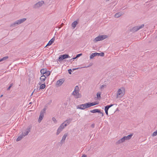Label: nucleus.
Instances as JSON below:
<instances>
[{"label":"nucleus","instance_id":"obj_1","mask_svg":"<svg viewBox=\"0 0 157 157\" xmlns=\"http://www.w3.org/2000/svg\"><path fill=\"white\" fill-rule=\"evenodd\" d=\"M26 19L25 18H23L15 21L13 23L11 24L10 25V26L11 27H15L17 25H19L24 21H25L26 20Z\"/></svg>","mask_w":157,"mask_h":157},{"label":"nucleus","instance_id":"obj_2","mask_svg":"<svg viewBox=\"0 0 157 157\" xmlns=\"http://www.w3.org/2000/svg\"><path fill=\"white\" fill-rule=\"evenodd\" d=\"M124 94V89L123 87H121L117 91V95L116 98L122 97Z\"/></svg>","mask_w":157,"mask_h":157},{"label":"nucleus","instance_id":"obj_3","mask_svg":"<svg viewBox=\"0 0 157 157\" xmlns=\"http://www.w3.org/2000/svg\"><path fill=\"white\" fill-rule=\"evenodd\" d=\"M72 95H73L75 98H78V86H76L74 91L72 93Z\"/></svg>","mask_w":157,"mask_h":157},{"label":"nucleus","instance_id":"obj_4","mask_svg":"<svg viewBox=\"0 0 157 157\" xmlns=\"http://www.w3.org/2000/svg\"><path fill=\"white\" fill-rule=\"evenodd\" d=\"M107 36L106 35H101L95 38L94 41L95 42H96L98 41L103 40L107 38Z\"/></svg>","mask_w":157,"mask_h":157},{"label":"nucleus","instance_id":"obj_5","mask_svg":"<svg viewBox=\"0 0 157 157\" xmlns=\"http://www.w3.org/2000/svg\"><path fill=\"white\" fill-rule=\"evenodd\" d=\"M65 127L66 126L64 125V123H62L58 128L56 133V135H58L63 130Z\"/></svg>","mask_w":157,"mask_h":157},{"label":"nucleus","instance_id":"obj_6","mask_svg":"<svg viewBox=\"0 0 157 157\" xmlns=\"http://www.w3.org/2000/svg\"><path fill=\"white\" fill-rule=\"evenodd\" d=\"M70 58V56L67 54H64L63 55H61L59 57L58 61L60 62L65 59Z\"/></svg>","mask_w":157,"mask_h":157},{"label":"nucleus","instance_id":"obj_7","mask_svg":"<svg viewBox=\"0 0 157 157\" xmlns=\"http://www.w3.org/2000/svg\"><path fill=\"white\" fill-rule=\"evenodd\" d=\"M144 25H142L140 26H136L133 27L131 31L132 32H135L144 27Z\"/></svg>","mask_w":157,"mask_h":157},{"label":"nucleus","instance_id":"obj_8","mask_svg":"<svg viewBox=\"0 0 157 157\" xmlns=\"http://www.w3.org/2000/svg\"><path fill=\"white\" fill-rule=\"evenodd\" d=\"M86 105V109L89 108L92 106L98 104L96 102H89L85 103Z\"/></svg>","mask_w":157,"mask_h":157},{"label":"nucleus","instance_id":"obj_9","mask_svg":"<svg viewBox=\"0 0 157 157\" xmlns=\"http://www.w3.org/2000/svg\"><path fill=\"white\" fill-rule=\"evenodd\" d=\"M44 2L43 1L39 2L34 5V8H36L41 6L44 4Z\"/></svg>","mask_w":157,"mask_h":157},{"label":"nucleus","instance_id":"obj_10","mask_svg":"<svg viewBox=\"0 0 157 157\" xmlns=\"http://www.w3.org/2000/svg\"><path fill=\"white\" fill-rule=\"evenodd\" d=\"M113 104H111L110 105H108L107 106H105V113L106 114L108 115V110L112 106H113Z\"/></svg>","mask_w":157,"mask_h":157},{"label":"nucleus","instance_id":"obj_11","mask_svg":"<svg viewBox=\"0 0 157 157\" xmlns=\"http://www.w3.org/2000/svg\"><path fill=\"white\" fill-rule=\"evenodd\" d=\"M72 118H69L67 119V120L65 121L63 123H64V125L66 127L68 125H69L70 123L72 121Z\"/></svg>","mask_w":157,"mask_h":157},{"label":"nucleus","instance_id":"obj_12","mask_svg":"<svg viewBox=\"0 0 157 157\" xmlns=\"http://www.w3.org/2000/svg\"><path fill=\"white\" fill-rule=\"evenodd\" d=\"M30 127L29 126L27 128L26 131L25 132L22 133L24 137L28 134L29 133L30 131Z\"/></svg>","mask_w":157,"mask_h":157},{"label":"nucleus","instance_id":"obj_13","mask_svg":"<svg viewBox=\"0 0 157 157\" xmlns=\"http://www.w3.org/2000/svg\"><path fill=\"white\" fill-rule=\"evenodd\" d=\"M64 82L63 79H61L58 80L56 83V85L58 86H61Z\"/></svg>","mask_w":157,"mask_h":157},{"label":"nucleus","instance_id":"obj_14","mask_svg":"<svg viewBox=\"0 0 157 157\" xmlns=\"http://www.w3.org/2000/svg\"><path fill=\"white\" fill-rule=\"evenodd\" d=\"M67 135H68L67 133H65L64 134V135L63 136L62 139L60 141L61 144H62L64 142Z\"/></svg>","mask_w":157,"mask_h":157},{"label":"nucleus","instance_id":"obj_15","mask_svg":"<svg viewBox=\"0 0 157 157\" xmlns=\"http://www.w3.org/2000/svg\"><path fill=\"white\" fill-rule=\"evenodd\" d=\"M44 112H43L42 111L41 112L40 115L38 119V122H40L43 119L44 116Z\"/></svg>","mask_w":157,"mask_h":157},{"label":"nucleus","instance_id":"obj_16","mask_svg":"<svg viewBox=\"0 0 157 157\" xmlns=\"http://www.w3.org/2000/svg\"><path fill=\"white\" fill-rule=\"evenodd\" d=\"M90 112L94 113H101V112L100 110L98 109H95L92 110H90Z\"/></svg>","mask_w":157,"mask_h":157},{"label":"nucleus","instance_id":"obj_17","mask_svg":"<svg viewBox=\"0 0 157 157\" xmlns=\"http://www.w3.org/2000/svg\"><path fill=\"white\" fill-rule=\"evenodd\" d=\"M46 77L45 76V75H43L40 78V80L41 81V82L43 83L45 81Z\"/></svg>","mask_w":157,"mask_h":157},{"label":"nucleus","instance_id":"obj_18","mask_svg":"<svg viewBox=\"0 0 157 157\" xmlns=\"http://www.w3.org/2000/svg\"><path fill=\"white\" fill-rule=\"evenodd\" d=\"M86 109V108L85 103L79 105V109Z\"/></svg>","mask_w":157,"mask_h":157},{"label":"nucleus","instance_id":"obj_19","mask_svg":"<svg viewBox=\"0 0 157 157\" xmlns=\"http://www.w3.org/2000/svg\"><path fill=\"white\" fill-rule=\"evenodd\" d=\"M99 54H98V53L97 52H94L92 53L91 55L90 56V59H92L93 58L94 56H98V55Z\"/></svg>","mask_w":157,"mask_h":157},{"label":"nucleus","instance_id":"obj_20","mask_svg":"<svg viewBox=\"0 0 157 157\" xmlns=\"http://www.w3.org/2000/svg\"><path fill=\"white\" fill-rule=\"evenodd\" d=\"M54 40L55 38L54 37L48 42L46 46H49L51 45L54 42Z\"/></svg>","mask_w":157,"mask_h":157},{"label":"nucleus","instance_id":"obj_21","mask_svg":"<svg viewBox=\"0 0 157 157\" xmlns=\"http://www.w3.org/2000/svg\"><path fill=\"white\" fill-rule=\"evenodd\" d=\"M77 20H78L74 21L72 23L71 26L73 29H74L75 27L78 24V22L77 21Z\"/></svg>","mask_w":157,"mask_h":157},{"label":"nucleus","instance_id":"obj_22","mask_svg":"<svg viewBox=\"0 0 157 157\" xmlns=\"http://www.w3.org/2000/svg\"><path fill=\"white\" fill-rule=\"evenodd\" d=\"M122 14V13L121 12H119L116 13L114 15V17L116 18H118L120 17Z\"/></svg>","mask_w":157,"mask_h":157},{"label":"nucleus","instance_id":"obj_23","mask_svg":"<svg viewBox=\"0 0 157 157\" xmlns=\"http://www.w3.org/2000/svg\"><path fill=\"white\" fill-rule=\"evenodd\" d=\"M24 137L22 134L19 136L16 139L17 141H18L21 140V139Z\"/></svg>","mask_w":157,"mask_h":157},{"label":"nucleus","instance_id":"obj_24","mask_svg":"<svg viewBox=\"0 0 157 157\" xmlns=\"http://www.w3.org/2000/svg\"><path fill=\"white\" fill-rule=\"evenodd\" d=\"M47 70L46 68L42 69L40 70V73L41 74L44 75L47 71Z\"/></svg>","mask_w":157,"mask_h":157},{"label":"nucleus","instance_id":"obj_25","mask_svg":"<svg viewBox=\"0 0 157 157\" xmlns=\"http://www.w3.org/2000/svg\"><path fill=\"white\" fill-rule=\"evenodd\" d=\"M45 86L46 85L45 84V83H43L40 85V89L41 90L45 88Z\"/></svg>","mask_w":157,"mask_h":157},{"label":"nucleus","instance_id":"obj_26","mask_svg":"<svg viewBox=\"0 0 157 157\" xmlns=\"http://www.w3.org/2000/svg\"><path fill=\"white\" fill-rule=\"evenodd\" d=\"M106 87V85L104 84L101 86L100 89L101 90H102L104 89V88H105Z\"/></svg>","mask_w":157,"mask_h":157},{"label":"nucleus","instance_id":"obj_27","mask_svg":"<svg viewBox=\"0 0 157 157\" xmlns=\"http://www.w3.org/2000/svg\"><path fill=\"white\" fill-rule=\"evenodd\" d=\"M50 72L49 71H48L47 70L44 75H45V76H48L50 75Z\"/></svg>","mask_w":157,"mask_h":157},{"label":"nucleus","instance_id":"obj_28","mask_svg":"<svg viewBox=\"0 0 157 157\" xmlns=\"http://www.w3.org/2000/svg\"><path fill=\"white\" fill-rule=\"evenodd\" d=\"M8 58V56H5L0 59V62L6 60Z\"/></svg>","mask_w":157,"mask_h":157},{"label":"nucleus","instance_id":"obj_29","mask_svg":"<svg viewBox=\"0 0 157 157\" xmlns=\"http://www.w3.org/2000/svg\"><path fill=\"white\" fill-rule=\"evenodd\" d=\"M124 142L123 141V140H122V139H121L119 140H118L117 142L116 143L117 144H119L121 143Z\"/></svg>","mask_w":157,"mask_h":157},{"label":"nucleus","instance_id":"obj_30","mask_svg":"<svg viewBox=\"0 0 157 157\" xmlns=\"http://www.w3.org/2000/svg\"><path fill=\"white\" fill-rule=\"evenodd\" d=\"M132 134H130L127 136H125L126 137V138L127 139V140H128L130 139L132 136Z\"/></svg>","mask_w":157,"mask_h":157},{"label":"nucleus","instance_id":"obj_31","mask_svg":"<svg viewBox=\"0 0 157 157\" xmlns=\"http://www.w3.org/2000/svg\"><path fill=\"white\" fill-rule=\"evenodd\" d=\"M97 98L98 99H99L101 98V93H98L97 94Z\"/></svg>","mask_w":157,"mask_h":157},{"label":"nucleus","instance_id":"obj_32","mask_svg":"<svg viewBox=\"0 0 157 157\" xmlns=\"http://www.w3.org/2000/svg\"><path fill=\"white\" fill-rule=\"evenodd\" d=\"M156 135H157V130L154 132L152 135V136H156Z\"/></svg>","mask_w":157,"mask_h":157},{"label":"nucleus","instance_id":"obj_33","mask_svg":"<svg viewBox=\"0 0 157 157\" xmlns=\"http://www.w3.org/2000/svg\"><path fill=\"white\" fill-rule=\"evenodd\" d=\"M98 54H99L98 56H104V53L103 52H101L100 53H98Z\"/></svg>","mask_w":157,"mask_h":157},{"label":"nucleus","instance_id":"obj_34","mask_svg":"<svg viewBox=\"0 0 157 157\" xmlns=\"http://www.w3.org/2000/svg\"><path fill=\"white\" fill-rule=\"evenodd\" d=\"M121 139L124 142L125 140H127L126 138V137L125 136L123 137Z\"/></svg>","mask_w":157,"mask_h":157},{"label":"nucleus","instance_id":"obj_35","mask_svg":"<svg viewBox=\"0 0 157 157\" xmlns=\"http://www.w3.org/2000/svg\"><path fill=\"white\" fill-rule=\"evenodd\" d=\"M52 120L55 123H56L57 122L56 119L55 117H52Z\"/></svg>","mask_w":157,"mask_h":157},{"label":"nucleus","instance_id":"obj_36","mask_svg":"<svg viewBox=\"0 0 157 157\" xmlns=\"http://www.w3.org/2000/svg\"><path fill=\"white\" fill-rule=\"evenodd\" d=\"M68 73L70 74H71L72 70L71 69H69L68 70Z\"/></svg>","mask_w":157,"mask_h":157},{"label":"nucleus","instance_id":"obj_37","mask_svg":"<svg viewBox=\"0 0 157 157\" xmlns=\"http://www.w3.org/2000/svg\"><path fill=\"white\" fill-rule=\"evenodd\" d=\"M78 57V54H77L75 57L71 59H75Z\"/></svg>","mask_w":157,"mask_h":157},{"label":"nucleus","instance_id":"obj_38","mask_svg":"<svg viewBox=\"0 0 157 157\" xmlns=\"http://www.w3.org/2000/svg\"><path fill=\"white\" fill-rule=\"evenodd\" d=\"M78 69V67H77L76 68H73L72 69V70L73 71H74V70H77V69Z\"/></svg>","mask_w":157,"mask_h":157},{"label":"nucleus","instance_id":"obj_39","mask_svg":"<svg viewBox=\"0 0 157 157\" xmlns=\"http://www.w3.org/2000/svg\"><path fill=\"white\" fill-rule=\"evenodd\" d=\"M82 157H87V156L86 155L84 154L82 156Z\"/></svg>","mask_w":157,"mask_h":157},{"label":"nucleus","instance_id":"obj_40","mask_svg":"<svg viewBox=\"0 0 157 157\" xmlns=\"http://www.w3.org/2000/svg\"><path fill=\"white\" fill-rule=\"evenodd\" d=\"M94 124H92V125H91V127H92V128H94Z\"/></svg>","mask_w":157,"mask_h":157},{"label":"nucleus","instance_id":"obj_41","mask_svg":"<svg viewBox=\"0 0 157 157\" xmlns=\"http://www.w3.org/2000/svg\"><path fill=\"white\" fill-rule=\"evenodd\" d=\"M100 113L101 114V115L102 117L103 116H104L103 113H102L101 112V113Z\"/></svg>","mask_w":157,"mask_h":157},{"label":"nucleus","instance_id":"obj_42","mask_svg":"<svg viewBox=\"0 0 157 157\" xmlns=\"http://www.w3.org/2000/svg\"><path fill=\"white\" fill-rule=\"evenodd\" d=\"M10 88H11V87H10V86H9L8 88L7 89V90H9L10 89Z\"/></svg>","mask_w":157,"mask_h":157},{"label":"nucleus","instance_id":"obj_43","mask_svg":"<svg viewBox=\"0 0 157 157\" xmlns=\"http://www.w3.org/2000/svg\"><path fill=\"white\" fill-rule=\"evenodd\" d=\"M35 89H34V91L32 93L31 95V96H32V95L33 94V92H34V91H35Z\"/></svg>","mask_w":157,"mask_h":157},{"label":"nucleus","instance_id":"obj_44","mask_svg":"<svg viewBox=\"0 0 157 157\" xmlns=\"http://www.w3.org/2000/svg\"><path fill=\"white\" fill-rule=\"evenodd\" d=\"M12 86H13V84H10V87H11Z\"/></svg>","mask_w":157,"mask_h":157},{"label":"nucleus","instance_id":"obj_45","mask_svg":"<svg viewBox=\"0 0 157 157\" xmlns=\"http://www.w3.org/2000/svg\"><path fill=\"white\" fill-rule=\"evenodd\" d=\"M82 55V53L79 54V57L80 56Z\"/></svg>","mask_w":157,"mask_h":157},{"label":"nucleus","instance_id":"obj_46","mask_svg":"<svg viewBox=\"0 0 157 157\" xmlns=\"http://www.w3.org/2000/svg\"><path fill=\"white\" fill-rule=\"evenodd\" d=\"M42 83V82H39V83H38V84H39V85H41V83Z\"/></svg>","mask_w":157,"mask_h":157},{"label":"nucleus","instance_id":"obj_47","mask_svg":"<svg viewBox=\"0 0 157 157\" xmlns=\"http://www.w3.org/2000/svg\"><path fill=\"white\" fill-rule=\"evenodd\" d=\"M45 109H43L44 111L43 112H44V111H45ZM42 112H43V111H42Z\"/></svg>","mask_w":157,"mask_h":157},{"label":"nucleus","instance_id":"obj_48","mask_svg":"<svg viewBox=\"0 0 157 157\" xmlns=\"http://www.w3.org/2000/svg\"><path fill=\"white\" fill-rule=\"evenodd\" d=\"M76 107L77 109H78V105Z\"/></svg>","mask_w":157,"mask_h":157},{"label":"nucleus","instance_id":"obj_49","mask_svg":"<svg viewBox=\"0 0 157 157\" xmlns=\"http://www.w3.org/2000/svg\"><path fill=\"white\" fill-rule=\"evenodd\" d=\"M64 24L63 23H62V24H61V26H62Z\"/></svg>","mask_w":157,"mask_h":157},{"label":"nucleus","instance_id":"obj_50","mask_svg":"<svg viewBox=\"0 0 157 157\" xmlns=\"http://www.w3.org/2000/svg\"><path fill=\"white\" fill-rule=\"evenodd\" d=\"M2 96H3V95H2L0 97H2Z\"/></svg>","mask_w":157,"mask_h":157},{"label":"nucleus","instance_id":"obj_51","mask_svg":"<svg viewBox=\"0 0 157 157\" xmlns=\"http://www.w3.org/2000/svg\"><path fill=\"white\" fill-rule=\"evenodd\" d=\"M32 103V102H30L29 104H31Z\"/></svg>","mask_w":157,"mask_h":157},{"label":"nucleus","instance_id":"obj_52","mask_svg":"<svg viewBox=\"0 0 157 157\" xmlns=\"http://www.w3.org/2000/svg\"><path fill=\"white\" fill-rule=\"evenodd\" d=\"M80 97V95L79 94V98Z\"/></svg>","mask_w":157,"mask_h":157}]
</instances>
